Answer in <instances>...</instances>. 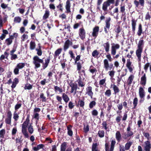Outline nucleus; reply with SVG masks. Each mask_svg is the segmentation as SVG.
Here are the masks:
<instances>
[{
	"label": "nucleus",
	"mask_w": 151,
	"mask_h": 151,
	"mask_svg": "<svg viewBox=\"0 0 151 151\" xmlns=\"http://www.w3.org/2000/svg\"><path fill=\"white\" fill-rule=\"evenodd\" d=\"M50 57H48L47 59H45V62L44 63L43 59H40L37 55L34 56L33 58V63L35 65V68L36 69L40 67V63H42V64L43 68L45 69L47 67L50 62Z\"/></svg>",
	"instance_id": "obj_1"
},
{
	"label": "nucleus",
	"mask_w": 151,
	"mask_h": 151,
	"mask_svg": "<svg viewBox=\"0 0 151 151\" xmlns=\"http://www.w3.org/2000/svg\"><path fill=\"white\" fill-rule=\"evenodd\" d=\"M29 116L28 115L26 120L24 122L22 125V132L24 137L28 138L29 137V135L27 130V128L29 124Z\"/></svg>",
	"instance_id": "obj_2"
},
{
	"label": "nucleus",
	"mask_w": 151,
	"mask_h": 151,
	"mask_svg": "<svg viewBox=\"0 0 151 151\" xmlns=\"http://www.w3.org/2000/svg\"><path fill=\"white\" fill-rule=\"evenodd\" d=\"M139 95L140 98L139 102L142 103L144 100V97L145 96V92L143 88L141 86L140 87L139 90Z\"/></svg>",
	"instance_id": "obj_3"
},
{
	"label": "nucleus",
	"mask_w": 151,
	"mask_h": 151,
	"mask_svg": "<svg viewBox=\"0 0 151 151\" xmlns=\"http://www.w3.org/2000/svg\"><path fill=\"white\" fill-rule=\"evenodd\" d=\"M114 0H107L105 1L102 5V9L104 11H106L107 10V7L109 6L111 4H113Z\"/></svg>",
	"instance_id": "obj_4"
},
{
	"label": "nucleus",
	"mask_w": 151,
	"mask_h": 151,
	"mask_svg": "<svg viewBox=\"0 0 151 151\" xmlns=\"http://www.w3.org/2000/svg\"><path fill=\"white\" fill-rule=\"evenodd\" d=\"M81 64L80 62L77 63V70H78V73L79 74V78L78 79H82L84 78L83 76V75L85 74V71L84 70H81Z\"/></svg>",
	"instance_id": "obj_5"
},
{
	"label": "nucleus",
	"mask_w": 151,
	"mask_h": 151,
	"mask_svg": "<svg viewBox=\"0 0 151 151\" xmlns=\"http://www.w3.org/2000/svg\"><path fill=\"white\" fill-rule=\"evenodd\" d=\"M25 65V63H18L14 71V73L17 75L19 73V69L23 68Z\"/></svg>",
	"instance_id": "obj_6"
},
{
	"label": "nucleus",
	"mask_w": 151,
	"mask_h": 151,
	"mask_svg": "<svg viewBox=\"0 0 151 151\" xmlns=\"http://www.w3.org/2000/svg\"><path fill=\"white\" fill-rule=\"evenodd\" d=\"M113 64L112 63L109 64L107 59H105L104 60V68L106 70H111L113 68Z\"/></svg>",
	"instance_id": "obj_7"
},
{
	"label": "nucleus",
	"mask_w": 151,
	"mask_h": 151,
	"mask_svg": "<svg viewBox=\"0 0 151 151\" xmlns=\"http://www.w3.org/2000/svg\"><path fill=\"white\" fill-rule=\"evenodd\" d=\"M113 45L111 47V54L114 56L115 55L116 53V50L119 49L120 47V45L118 44H112Z\"/></svg>",
	"instance_id": "obj_8"
},
{
	"label": "nucleus",
	"mask_w": 151,
	"mask_h": 151,
	"mask_svg": "<svg viewBox=\"0 0 151 151\" xmlns=\"http://www.w3.org/2000/svg\"><path fill=\"white\" fill-rule=\"evenodd\" d=\"M144 151H150L151 149V144L149 141L145 142L143 145Z\"/></svg>",
	"instance_id": "obj_9"
},
{
	"label": "nucleus",
	"mask_w": 151,
	"mask_h": 151,
	"mask_svg": "<svg viewBox=\"0 0 151 151\" xmlns=\"http://www.w3.org/2000/svg\"><path fill=\"white\" fill-rule=\"evenodd\" d=\"M69 85L71 88V91H70L71 93H74V94L76 93V90L77 89L78 86L76 83H70Z\"/></svg>",
	"instance_id": "obj_10"
},
{
	"label": "nucleus",
	"mask_w": 151,
	"mask_h": 151,
	"mask_svg": "<svg viewBox=\"0 0 151 151\" xmlns=\"http://www.w3.org/2000/svg\"><path fill=\"white\" fill-rule=\"evenodd\" d=\"M99 30V28L98 26H96L93 28L92 35L95 39L96 38L98 35Z\"/></svg>",
	"instance_id": "obj_11"
},
{
	"label": "nucleus",
	"mask_w": 151,
	"mask_h": 151,
	"mask_svg": "<svg viewBox=\"0 0 151 151\" xmlns=\"http://www.w3.org/2000/svg\"><path fill=\"white\" fill-rule=\"evenodd\" d=\"M92 90V88L91 86L87 87L86 89V94L90 96L91 99L92 98L93 95Z\"/></svg>",
	"instance_id": "obj_12"
},
{
	"label": "nucleus",
	"mask_w": 151,
	"mask_h": 151,
	"mask_svg": "<svg viewBox=\"0 0 151 151\" xmlns=\"http://www.w3.org/2000/svg\"><path fill=\"white\" fill-rule=\"evenodd\" d=\"M132 63L130 59H128L127 60L126 66L130 72H132L134 69V67L133 65H132Z\"/></svg>",
	"instance_id": "obj_13"
},
{
	"label": "nucleus",
	"mask_w": 151,
	"mask_h": 151,
	"mask_svg": "<svg viewBox=\"0 0 151 151\" xmlns=\"http://www.w3.org/2000/svg\"><path fill=\"white\" fill-rule=\"evenodd\" d=\"M85 31L83 28H80L79 30V34L81 38L83 40L85 39L86 36Z\"/></svg>",
	"instance_id": "obj_14"
},
{
	"label": "nucleus",
	"mask_w": 151,
	"mask_h": 151,
	"mask_svg": "<svg viewBox=\"0 0 151 151\" xmlns=\"http://www.w3.org/2000/svg\"><path fill=\"white\" fill-rule=\"evenodd\" d=\"M142 73L143 74V75L141 78L140 83L142 85L145 86L146 83V74L145 73H144V71H142Z\"/></svg>",
	"instance_id": "obj_15"
},
{
	"label": "nucleus",
	"mask_w": 151,
	"mask_h": 151,
	"mask_svg": "<svg viewBox=\"0 0 151 151\" xmlns=\"http://www.w3.org/2000/svg\"><path fill=\"white\" fill-rule=\"evenodd\" d=\"M142 49H137L136 51V55L139 62H140L141 61V54L142 52Z\"/></svg>",
	"instance_id": "obj_16"
},
{
	"label": "nucleus",
	"mask_w": 151,
	"mask_h": 151,
	"mask_svg": "<svg viewBox=\"0 0 151 151\" xmlns=\"http://www.w3.org/2000/svg\"><path fill=\"white\" fill-rule=\"evenodd\" d=\"M139 1H138L137 0H134V3L136 7H138L139 4L142 6H143L144 4L145 0H139Z\"/></svg>",
	"instance_id": "obj_17"
},
{
	"label": "nucleus",
	"mask_w": 151,
	"mask_h": 151,
	"mask_svg": "<svg viewBox=\"0 0 151 151\" xmlns=\"http://www.w3.org/2000/svg\"><path fill=\"white\" fill-rule=\"evenodd\" d=\"M72 43V42L69 40H67L64 43L63 48L64 50L65 51L69 48L70 45H71Z\"/></svg>",
	"instance_id": "obj_18"
},
{
	"label": "nucleus",
	"mask_w": 151,
	"mask_h": 151,
	"mask_svg": "<svg viewBox=\"0 0 151 151\" xmlns=\"http://www.w3.org/2000/svg\"><path fill=\"white\" fill-rule=\"evenodd\" d=\"M14 39V36L13 35H11L10 37L6 39L5 43L7 45H10L12 42V40Z\"/></svg>",
	"instance_id": "obj_19"
},
{
	"label": "nucleus",
	"mask_w": 151,
	"mask_h": 151,
	"mask_svg": "<svg viewBox=\"0 0 151 151\" xmlns=\"http://www.w3.org/2000/svg\"><path fill=\"white\" fill-rule=\"evenodd\" d=\"M111 88H113L115 94H116L119 92V89L118 87L115 84H111Z\"/></svg>",
	"instance_id": "obj_20"
},
{
	"label": "nucleus",
	"mask_w": 151,
	"mask_h": 151,
	"mask_svg": "<svg viewBox=\"0 0 151 151\" xmlns=\"http://www.w3.org/2000/svg\"><path fill=\"white\" fill-rule=\"evenodd\" d=\"M103 46L105 48V51L108 53L110 49V44L109 42L104 43Z\"/></svg>",
	"instance_id": "obj_21"
},
{
	"label": "nucleus",
	"mask_w": 151,
	"mask_h": 151,
	"mask_svg": "<svg viewBox=\"0 0 151 151\" xmlns=\"http://www.w3.org/2000/svg\"><path fill=\"white\" fill-rule=\"evenodd\" d=\"M134 78V76L133 75H131L129 77L127 81V84L128 85L130 86L133 79Z\"/></svg>",
	"instance_id": "obj_22"
},
{
	"label": "nucleus",
	"mask_w": 151,
	"mask_h": 151,
	"mask_svg": "<svg viewBox=\"0 0 151 151\" xmlns=\"http://www.w3.org/2000/svg\"><path fill=\"white\" fill-rule=\"evenodd\" d=\"M111 20V18L110 17H109L105 21L106 25L104 27L107 28L108 30L110 28V22Z\"/></svg>",
	"instance_id": "obj_23"
},
{
	"label": "nucleus",
	"mask_w": 151,
	"mask_h": 151,
	"mask_svg": "<svg viewBox=\"0 0 151 151\" xmlns=\"http://www.w3.org/2000/svg\"><path fill=\"white\" fill-rule=\"evenodd\" d=\"M70 3L69 0H67L66 2L65 8L66 9L67 12L68 13L70 12Z\"/></svg>",
	"instance_id": "obj_24"
},
{
	"label": "nucleus",
	"mask_w": 151,
	"mask_h": 151,
	"mask_svg": "<svg viewBox=\"0 0 151 151\" xmlns=\"http://www.w3.org/2000/svg\"><path fill=\"white\" fill-rule=\"evenodd\" d=\"M132 30L134 33H135L136 26V21L134 19H132L131 21Z\"/></svg>",
	"instance_id": "obj_25"
},
{
	"label": "nucleus",
	"mask_w": 151,
	"mask_h": 151,
	"mask_svg": "<svg viewBox=\"0 0 151 151\" xmlns=\"http://www.w3.org/2000/svg\"><path fill=\"white\" fill-rule=\"evenodd\" d=\"M144 40H139L137 46V49H142L144 45Z\"/></svg>",
	"instance_id": "obj_26"
},
{
	"label": "nucleus",
	"mask_w": 151,
	"mask_h": 151,
	"mask_svg": "<svg viewBox=\"0 0 151 151\" xmlns=\"http://www.w3.org/2000/svg\"><path fill=\"white\" fill-rule=\"evenodd\" d=\"M133 134V133L132 131L128 132L127 134H125L123 137L124 139H127L129 137L131 136Z\"/></svg>",
	"instance_id": "obj_27"
},
{
	"label": "nucleus",
	"mask_w": 151,
	"mask_h": 151,
	"mask_svg": "<svg viewBox=\"0 0 151 151\" xmlns=\"http://www.w3.org/2000/svg\"><path fill=\"white\" fill-rule=\"evenodd\" d=\"M133 142L132 141H129L126 144L125 146V149L126 150H129Z\"/></svg>",
	"instance_id": "obj_28"
},
{
	"label": "nucleus",
	"mask_w": 151,
	"mask_h": 151,
	"mask_svg": "<svg viewBox=\"0 0 151 151\" xmlns=\"http://www.w3.org/2000/svg\"><path fill=\"white\" fill-rule=\"evenodd\" d=\"M116 140L119 142L121 139V135L119 131H117L116 133Z\"/></svg>",
	"instance_id": "obj_29"
},
{
	"label": "nucleus",
	"mask_w": 151,
	"mask_h": 151,
	"mask_svg": "<svg viewBox=\"0 0 151 151\" xmlns=\"http://www.w3.org/2000/svg\"><path fill=\"white\" fill-rule=\"evenodd\" d=\"M62 98L65 102L67 103L69 100V98L68 96L65 93H63Z\"/></svg>",
	"instance_id": "obj_30"
},
{
	"label": "nucleus",
	"mask_w": 151,
	"mask_h": 151,
	"mask_svg": "<svg viewBox=\"0 0 151 151\" xmlns=\"http://www.w3.org/2000/svg\"><path fill=\"white\" fill-rule=\"evenodd\" d=\"M72 126L71 125H69L67 127L68 134L70 136L73 135V132L71 130Z\"/></svg>",
	"instance_id": "obj_31"
},
{
	"label": "nucleus",
	"mask_w": 151,
	"mask_h": 151,
	"mask_svg": "<svg viewBox=\"0 0 151 151\" xmlns=\"http://www.w3.org/2000/svg\"><path fill=\"white\" fill-rule=\"evenodd\" d=\"M62 50V49L59 48L55 52L54 56L55 58H56L61 53Z\"/></svg>",
	"instance_id": "obj_32"
},
{
	"label": "nucleus",
	"mask_w": 151,
	"mask_h": 151,
	"mask_svg": "<svg viewBox=\"0 0 151 151\" xmlns=\"http://www.w3.org/2000/svg\"><path fill=\"white\" fill-rule=\"evenodd\" d=\"M19 114L17 111H14L13 113V118L15 121H17L19 118Z\"/></svg>",
	"instance_id": "obj_33"
},
{
	"label": "nucleus",
	"mask_w": 151,
	"mask_h": 151,
	"mask_svg": "<svg viewBox=\"0 0 151 151\" xmlns=\"http://www.w3.org/2000/svg\"><path fill=\"white\" fill-rule=\"evenodd\" d=\"M67 144L66 142H64L60 146V151H65L66 149Z\"/></svg>",
	"instance_id": "obj_34"
},
{
	"label": "nucleus",
	"mask_w": 151,
	"mask_h": 151,
	"mask_svg": "<svg viewBox=\"0 0 151 151\" xmlns=\"http://www.w3.org/2000/svg\"><path fill=\"white\" fill-rule=\"evenodd\" d=\"M36 47V44L35 42L31 41L30 43V49L31 50H34Z\"/></svg>",
	"instance_id": "obj_35"
},
{
	"label": "nucleus",
	"mask_w": 151,
	"mask_h": 151,
	"mask_svg": "<svg viewBox=\"0 0 151 151\" xmlns=\"http://www.w3.org/2000/svg\"><path fill=\"white\" fill-rule=\"evenodd\" d=\"M116 144V141L115 140H112L111 141V147L110 149V151H113Z\"/></svg>",
	"instance_id": "obj_36"
},
{
	"label": "nucleus",
	"mask_w": 151,
	"mask_h": 151,
	"mask_svg": "<svg viewBox=\"0 0 151 151\" xmlns=\"http://www.w3.org/2000/svg\"><path fill=\"white\" fill-rule=\"evenodd\" d=\"M138 99L137 97L134 98L133 101V108L135 109L138 104Z\"/></svg>",
	"instance_id": "obj_37"
},
{
	"label": "nucleus",
	"mask_w": 151,
	"mask_h": 151,
	"mask_svg": "<svg viewBox=\"0 0 151 151\" xmlns=\"http://www.w3.org/2000/svg\"><path fill=\"white\" fill-rule=\"evenodd\" d=\"M81 79H78L77 80V82L79 86L83 87L85 86V83L81 81Z\"/></svg>",
	"instance_id": "obj_38"
},
{
	"label": "nucleus",
	"mask_w": 151,
	"mask_h": 151,
	"mask_svg": "<svg viewBox=\"0 0 151 151\" xmlns=\"http://www.w3.org/2000/svg\"><path fill=\"white\" fill-rule=\"evenodd\" d=\"M142 26L141 24H139V27H138V30L137 32V35L138 36H139L141 35L142 33Z\"/></svg>",
	"instance_id": "obj_39"
},
{
	"label": "nucleus",
	"mask_w": 151,
	"mask_h": 151,
	"mask_svg": "<svg viewBox=\"0 0 151 151\" xmlns=\"http://www.w3.org/2000/svg\"><path fill=\"white\" fill-rule=\"evenodd\" d=\"M105 95L108 97H110L111 95V91L109 89L107 90L105 92Z\"/></svg>",
	"instance_id": "obj_40"
},
{
	"label": "nucleus",
	"mask_w": 151,
	"mask_h": 151,
	"mask_svg": "<svg viewBox=\"0 0 151 151\" xmlns=\"http://www.w3.org/2000/svg\"><path fill=\"white\" fill-rule=\"evenodd\" d=\"M96 104V102L95 101H91L89 104V108L90 109L93 108L95 106Z\"/></svg>",
	"instance_id": "obj_41"
},
{
	"label": "nucleus",
	"mask_w": 151,
	"mask_h": 151,
	"mask_svg": "<svg viewBox=\"0 0 151 151\" xmlns=\"http://www.w3.org/2000/svg\"><path fill=\"white\" fill-rule=\"evenodd\" d=\"M28 130L29 132L31 134L33 133L34 132L33 127L31 125V124H30L28 127Z\"/></svg>",
	"instance_id": "obj_42"
},
{
	"label": "nucleus",
	"mask_w": 151,
	"mask_h": 151,
	"mask_svg": "<svg viewBox=\"0 0 151 151\" xmlns=\"http://www.w3.org/2000/svg\"><path fill=\"white\" fill-rule=\"evenodd\" d=\"M32 88V86L30 84H27L25 85L24 88L25 90H30Z\"/></svg>",
	"instance_id": "obj_43"
},
{
	"label": "nucleus",
	"mask_w": 151,
	"mask_h": 151,
	"mask_svg": "<svg viewBox=\"0 0 151 151\" xmlns=\"http://www.w3.org/2000/svg\"><path fill=\"white\" fill-rule=\"evenodd\" d=\"M98 134L100 137H103L104 136V132L103 130L99 131Z\"/></svg>",
	"instance_id": "obj_44"
},
{
	"label": "nucleus",
	"mask_w": 151,
	"mask_h": 151,
	"mask_svg": "<svg viewBox=\"0 0 151 151\" xmlns=\"http://www.w3.org/2000/svg\"><path fill=\"white\" fill-rule=\"evenodd\" d=\"M5 134V130L4 129H2L0 131V137L3 138L4 135Z\"/></svg>",
	"instance_id": "obj_45"
},
{
	"label": "nucleus",
	"mask_w": 151,
	"mask_h": 151,
	"mask_svg": "<svg viewBox=\"0 0 151 151\" xmlns=\"http://www.w3.org/2000/svg\"><path fill=\"white\" fill-rule=\"evenodd\" d=\"M49 12L48 10H46L45 12V13L43 16V19H46L49 17Z\"/></svg>",
	"instance_id": "obj_46"
},
{
	"label": "nucleus",
	"mask_w": 151,
	"mask_h": 151,
	"mask_svg": "<svg viewBox=\"0 0 151 151\" xmlns=\"http://www.w3.org/2000/svg\"><path fill=\"white\" fill-rule=\"evenodd\" d=\"M11 118L7 117L5 120V123L7 124L10 125L11 123Z\"/></svg>",
	"instance_id": "obj_47"
},
{
	"label": "nucleus",
	"mask_w": 151,
	"mask_h": 151,
	"mask_svg": "<svg viewBox=\"0 0 151 151\" xmlns=\"http://www.w3.org/2000/svg\"><path fill=\"white\" fill-rule=\"evenodd\" d=\"M21 18L19 17H15L14 19V22L17 23H20L21 22Z\"/></svg>",
	"instance_id": "obj_48"
},
{
	"label": "nucleus",
	"mask_w": 151,
	"mask_h": 151,
	"mask_svg": "<svg viewBox=\"0 0 151 151\" xmlns=\"http://www.w3.org/2000/svg\"><path fill=\"white\" fill-rule=\"evenodd\" d=\"M36 50L37 51V54L38 56H40L42 55V52L40 47L39 49H36Z\"/></svg>",
	"instance_id": "obj_49"
},
{
	"label": "nucleus",
	"mask_w": 151,
	"mask_h": 151,
	"mask_svg": "<svg viewBox=\"0 0 151 151\" xmlns=\"http://www.w3.org/2000/svg\"><path fill=\"white\" fill-rule=\"evenodd\" d=\"M21 103H17V104L15 106L14 109L15 110V111H17V110L20 108L22 106Z\"/></svg>",
	"instance_id": "obj_50"
},
{
	"label": "nucleus",
	"mask_w": 151,
	"mask_h": 151,
	"mask_svg": "<svg viewBox=\"0 0 151 151\" xmlns=\"http://www.w3.org/2000/svg\"><path fill=\"white\" fill-rule=\"evenodd\" d=\"M99 54V52L96 50H94L92 53V55L94 57H97Z\"/></svg>",
	"instance_id": "obj_51"
},
{
	"label": "nucleus",
	"mask_w": 151,
	"mask_h": 151,
	"mask_svg": "<svg viewBox=\"0 0 151 151\" xmlns=\"http://www.w3.org/2000/svg\"><path fill=\"white\" fill-rule=\"evenodd\" d=\"M125 6L124 5L123 6L122 5H120V11L122 14L125 13Z\"/></svg>",
	"instance_id": "obj_52"
},
{
	"label": "nucleus",
	"mask_w": 151,
	"mask_h": 151,
	"mask_svg": "<svg viewBox=\"0 0 151 151\" xmlns=\"http://www.w3.org/2000/svg\"><path fill=\"white\" fill-rule=\"evenodd\" d=\"M28 38V35L25 34H23L21 37L22 40L23 41H24L25 40L27 39Z\"/></svg>",
	"instance_id": "obj_53"
},
{
	"label": "nucleus",
	"mask_w": 151,
	"mask_h": 151,
	"mask_svg": "<svg viewBox=\"0 0 151 151\" xmlns=\"http://www.w3.org/2000/svg\"><path fill=\"white\" fill-rule=\"evenodd\" d=\"M54 89L55 91H58L60 92L61 93L63 92V90L61 88H60L58 86H54Z\"/></svg>",
	"instance_id": "obj_54"
},
{
	"label": "nucleus",
	"mask_w": 151,
	"mask_h": 151,
	"mask_svg": "<svg viewBox=\"0 0 151 151\" xmlns=\"http://www.w3.org/2000/svg\"><path fill=\"white\" fill-rule=\"evenodd\" d=\"M84 131L85 133H87L89 131V128L88 125H84L83 128Z\"/></svg>",
	"instance_id": "obj_55"
},
{
	"label": "nucleus",
	"mask_w": 151,
	"mask_h": 151,
	"mask_svg": "<svg viewBox=\"0 0 151 151\" xmlns=\"http://www.w3.org/2000/svg\"><path fill=\"white\" fill-rule=\"evenodd\" d=\"M106 79L104 78L100 80L99 82V84L101 87V86L104 85L105 83Z\"/></svg>",
	"instance_id": "obj_56"
},
{
	"label": "nucleus",
	"mask_w": 151,
	"mask_h": 151,
	"mask_svg": "<svg viewBox=\"0 0 151 151\" xmlns=\"http://www.w3.org/2000/svg\"><path fill=\"white\" fill-rule=\"evenodd\" d=\"M40 98L42 99V101L43 102L45 101H46V98L44 96L43 93H41L40 96Z\"/></svg>",
	"instance_id": "obj_57"
},
{
	"label": "nucleus",
	"mask_w": 151,
	"mask_h": 151,
	"mask_svg": "<svg viewBox=\"0 0 151 151\" xmlns=\"http://www.w3.org/2000/svg\"><path fill=\"white\" fill-rule=\"evenodd\" d=\"M98 112L96 109H94L92 111L91 114L93 116H96L98 114Z\"/></svg>",
	"instance_id": "obj_58"
},
{
	"label": "nucleus",
	"mask_w": 151,
	"mask_h": 151,
	"mask_svg": "<svg viewBox=\"0 0 151 151\" xmlns=\"http://www.w3.org/2000/svg\"><path fill=\"white\" fill-rule=\"evenodd\" d=\"M78 105L81 107H83L85 103L82 100H79L78 102Z\"/></svg>",
	"instance_id": "obj_59"
},
{
	"label": "nucleus",
	"mask_w": 151,
	"mask_h": 151,
	"mask_svg": "<svg viewBox=\"0 0 151 151\" xmlns=\"http://www.w3.org/2000/svg\"><path fill=\"white\" fill-rule=\"evenodd\" d=\"M11 55V59L12 60H15L17 58V55L15 54H10Z\"/></svg>",
	"instance_id": "obj_60"
},
{
	"label": "nucleus",
	"mask_w": 151,
	"mask_h": 151,
	"mask_svg": "<svg viewBox=\"0 0 151 151\" xmlns=\"http://www.w3.org/2000/svg\"><path fill=\"white\" fill-rule=\"evenodd\" d=\"M144 136L145 138H147L148 140L150 139V134L149 133L144 132L143 133Z\"/></svg>",
	"instance_id": "obj_61"
},
{
	"label": "nucleus",
	"mask_w": 151,
	"mask_h": 151,
	"mask_svg": "<svg viewBox=\"0 0 151 151\" xmlns=\"http://www.w3.org/2000/svg\"><path fill=\"white\" fill-rule=\"evenodd\" d=\"M150 63H146L144 66V69L146 72H147L148 68L150 66Z\"/></svg>",
	"instance_id": "obj_62"
},
{
	"label": "nucleus",
	"mask_w": 151,
	"mask_h": 151,
	"mask_svg": "<svg viewBox=\"0 0 151 151\" xmlns=\"http://www.w3.org/2000/svg\"><path fill=\"white\" fill-rule=\"evenodd\" d=\"M109 75L111 78L113 77L114 76L115 72L113 70H112L110 71H109L108 72Z\"/></svg>",
	"instance_id": "obj_63"
},
{
	"label": "nucleus",
	"mask_w": 151,
	"mask_h": 151,
	"mask_svg": "<svg viewBox=\"0 0 151 151\" xmlns=\"http://www.w3.org/2000/svg\"><path fill=\"white\" fill-rule=\"evenodd\" d=\"M81 58V56L80 55H78L77 56L76 58L74 59H75V63H76L77 65V63H78V62H77Z\"/></svg>",
	"instance_id": "obj_64"
}]
</instances>
